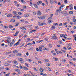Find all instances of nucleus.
<instances>
[{"label":"nucleus","instance_id":"nucleus-64","mask_svg":"<svg viewBox=\"0 0 76 76\" xmlns=\"http://www.w3.org/2000/svg\"><path fill=\"white\" fill-rule=\"evenodd\" d=\"M32 44H35V42L34 41H33Z\"/></svg>","mask_w":76,"mask_h":76},{"label":"nucleus","instance_id":"nucleus-18","mask_svg":"<svg viewBox=\"0 0 76 76\" xmlns=\"http://www.w3.org/2000/svg\"><path fill=\"white\" fill-rule=\"evenodd\" d=\"M35 31H36V30H32L31 31H30L29 32V33H32L33 32H35Z\"/></svg>","mask_w":76,"mask_h":76},{"label":"nucleus","instance_id":"nucleus-46","mask_svg":"<svg viewBox=\"0 0 76 76\" xmlns=\"http://www.w3.org/2000/svg\"><path fill=\"white\" fill-rule=\"evenodd\" d=\"M64 2L65 3H67V0H65Z\"/></svg>","mask_w":76,"mask_h":76},{"label":"nucleus","instance_id":"nucleus-59","mask_svg":"<svg viewBox=\"0 0 76 76\" xmlns=\"http://www.w3.org/2000/svg\"><path fill=\"white\" fill-rule=\"evenodd\" d=\"M64 50H66L67 49V48H66L65 47H64L63 48Z\"/></svg>","mask_w":76,"mask_h":76},{"label":"nucleus","instance_id":"nucleus-41","mask_svg":"<svg viewBox=\"0 0 76 76\" xmlns=\"http://www.w3.org/2000/svg\"><path fill=\"white\" fill-rule=\"evenodd\" d=\"M6 41H7V42L8 44H9V43H10V42H9V40L8 39L7 40H6Z\"/></svg>","mask_w":76,"mask_h":76},{"label":"nucleus","instance_id":"nucleus-63","mask_svg":"<svg viewBox=\"0 0 76 76\" xmlns=\"http://www.w3.org/2000/svg\"><path fill=\"white\" fill-rule=\"evenodd\" d=\"M36 51H39V49H38V48H36Z\"/></svg>","mask_w":76,"mask_h":76},{"label":"nucleus","instance_id":"nucleus-24","mask_svg":"<svg viewBox=\"0 0 76 76\" xmlns=\"http://www.w3.org/2000/svg\"><path fill=\"white\" fill-rule=\"evenodd\" d=\"M32 45V43H28L27 45Z\"/></svg>","mask_w":76,"mask_h":76},{"label":"nucleus","instance_id":"nucleus-27","mask_svg":"<svg viewBox=\"0 0 76 76\" xmlns=\"http://www.w3.org/2000/svg\"><path fill=\"white\" fill-rule=\"evenodd\" d=\"M13 45V42H11L10 45V47H12Z\"/></svg>","mask_w":76,"mask_h":76},{"label":"nucleus","instance_id":"nucleus-57","mask_svg":"<svg viewBox=\"0 0 76 76\" xmlns=\"http://www.w3.org/2000/svg\"><path fill=\"white\" fill-rule=\"evenodd\" d=\"M21 2L22 3H25V1H23V0H21Z\"/></svg>","mask_w":76,"mask_h":76},{"label":"nucleus","instance_id":"nucleus-51","mask_svg":"<svg viewBox=\"0 0 76 76\" xmlns=\"http://www.w3.org/2000/svg\"><path fill=\"white\" fill-rule=\"evenodd\" d=\"M28 61L29 62H31V61H32V60L30 59H28Z\"/></svg>","mask_w":76,"mask_h":76},{"label":"nucleus","instance_id":"nucleus-12","mask_svg":"<svg viewBox=\"0 0 76 76\" xmlns=\"http://www.w3.org/2000/svg\"><path fill=\"white\" fill-rule=\"evenodd\" d=\"M56 28V26H52L51 27V30H53V29H54Z\"/></svg>","mask_w":76,"mask_h":76},{"label":"nucleus","instance_id":"nucleus-47","mask_svg":"<svg viewBox=\"0 0 76 76\" xmlns=\"http://www.w3.org/2000/svg\"><path fill=\"white\" fill-rule=\"evenodd\" d=\"M20 21L21 22H24V19H23V20H20Z\"/></svg>","mask_w":76,"mask_h":76},{"label":"nucleus","instance_id":"nucleus-2","mask_svg":"<svg viewBox=\"0 0 76 76\" xmlns=\"http://www.w3.org/2000/svg\"><path fill=\"white\" fill-rule=\"evenodd\" d=\"M61 13L63 14L65 16H67L68 14L66 13V12L61 11Z\"/></svg>","mask_w":76,"mask_h":76},{"label":"nucleus","instance_id":"nucleus-39","mask_svg":"<svg viewBox=\"0 0 76 76\" xmlns=\"http://www.w3.org/2000/svg\"><path fill=\"white\" fill-rule=\"evenodd\" d=\"M19 33V31H17L16 33L15 34V35H17V34H18V33Z\"/></svg>","mask_w":76,"mask_h":76},{"label":"nucleus","instance_id":"nucleus-60","mask_svg":"<svg viewBox=\"0 0 76 76\" xmlns=\"http://www.w3.org/2000/svg\"><path fill=\"white\" fill-rule=\"evenodd\" d=\"M73 28L74 29H76V26H74L73 27Z\"/></svg>","mask_w":76,"mask_h":76},{"label":"nucleus","instance_id":"nucleus-34","mask_svg":"<svg viewBox=\"0 0 76 76\" xmlns=\"http://www.w3.org/2000/svg\"><path fill=\"white\" fill-rule=\"evenodd\" d=\"M68 7H69V6H67L66 7V8L65 9V10H67L68 9Z\"/></svg>","mask_w":76,"mask_h":76},{"label":"nucleus","instance_id":"nucleus-49","mask_svg":"<svg viewBox=\"0 0 76 76\" xmlns=\"http://www.w3.org/2000/svg\"><path fill=\"white\" fill-rule=\"evenodd\" d=\"M44 39L45 41H47V40H48V38H45Z\"/></svg>","mask_w":76,"mask_h":76},{"label":"nucleus","instance_id":"nucleus-37","mask_svg":"<svg viewBox=\"0 0 76 76\" xmlns=\"http://www.w3.org/2000/svg\"><path fill=\"white\" fill-rule=\"evenodd\" d=\"M48 70H49V71H50V72H51V69L49 68V67H48Z\"/></svg>","mask_w":76,"mask_h":76},{"label":"nucleus","instance_id":"nucleus-3","mask_svg":"<svg viewBox=\"0 0 76 76\" xmlns=\"http://www.w3.org/2000/svg\"><path fill=\"white\" fill-rule=\"evenodd\" d=\"M38 18H39L40 19H44L45 18V16H42L40 17H38Z\"/></svg>","mask_w":76,"mask_h":76},{"label":"nucleus","instance_id":"nucleus-58","mask_svg":"<svg viewBox=\"0 0 76 76\" xmlns=\"http://www.w3.org/2000/svg\"><path fill=\"white\" fill-rule=\"evenodd\" d=\"M26 76H31V75H30L29 74H26Z\"/></svg>","mask_w":76,"mask_h":76},{"label":"nucleus","instance_id":"nucleus-15","mask_svg":"<svg viewBox=\"0 0 76 76\" xmlns=\"http://www.w3.org/2000/svg\"><path fill=\"white\" fill-rule=\"evenodd\" d=\"M19 44V42L18 41L17 43H15V44L14 45V46H15V45H18Z\"/></svg>","mask_w":76,"mask_h":76},{"label":"nucleus","instance_id":"nucleus-31","mask_svg":"<svg viewBox=\"0 0 76 76\" xmlns=\"http://www.w3.org/2000/svg\"><path fill=\"white\" fill-rule=\"evenodd\" d=\"M46 65L47 66H50V64L49 63H47L46 64Z\"/></svg>","mask_w":76,"mask_h":76},{"label":"nucleus","instance_id":"nucleus-52","mask_svg":"<svg viewBox=\"0 0 76 76\" xmlns=\"http://www.w3.org/2000/svg\"><path fill=\"white\" fill-rule=\"evenodd\" d=\"M52 19V17H50L48 19L49 20H51V19Z\"/></svg>","mask_w":76,"mask_h":76},{"label":"nucleus","instance_id":"nucleus-26","mask_svg":"<svg viewBox=\"0 0 76 76\" xmlns=\"http://www.w3.org/2000/svg\"><path fill=\"white\" fill-rule=\"evenodd\" d=\"M39 71L41 72H43V71L42 70V69L41 68H40L39 69Z\"/></svg>","mask_w":76,"mask_h":76},{"label":"nucleus","instance_id":"nucleus-23","mask_svg":"<svg viewBox=\"0 0 76 76\" xmlns=\"http://www.w3.org/2000/svg\"><path fill=\"white\" fill-rule=\"evenodd\" d=\"M50 2L51 4H53V3H54V1H53V0H50Z\"/></svg>","mask_w":76,"mask_h":76},{"label":"nucleus","instance_id":"nucleus-32","mask_svg":"<svg viewBox=\"0 0 76 76\" xmlns=\"http://www.w3.org/2000/svg\"><path fill=\"white\" fill-rule=\"evenodd\" d=\"M13 63L14 64H16L17 63V61L16 60L14 61Z\"/></svg>","mask_w":76,"mask_h":76},{"label":"nucleus","instance_id":"nucleus-19","mask_svg":"<svg viewBox=\"0 0 76 76\" xmlns=\"http://www.w3.org/2000/svg\"><path fill=\"white\" fill-rule=\"evenodd\" d=\"M43 50H44L45 51V50H47V51H48V49L46 48H44L43 49Z\"/></svg>","mask_w":76,"mask_h":76},{"label":"nucleus","instance_id":"nucleus-11","mask_svg":"<svg viewBox=\"0 0 76 76\" xmlns=\"http://www.w3.org/2000/svg\"><path fill=\"white\" fill-rule=\"evenodd\" d=\"M12 52L13 53H14V54H16V53H18V52L16 50H15L13 51Z\"/></svg>","mask_w":76,"mask_h":76},{"label":"nucleus","instance_id":"nucleus-61","mask_svg":"<svg viewBox=\"0 0 76 76\" xmlns=\"http://www.w3.org/2000/svg\"><path fill=\"white\" fill-rule=\"evenodd\" d=\"M76 19H73V22H76Z\"/></svg>","mask_w":76,"mask_h":76},{"label":"nucleus","instance_id":"nucleus-44","mask_svg":"<svg viewBox=\"0 0 76 76\" xmlns=\"http://www.w3.org/2000/svg\"><path fill=\"white\" fill-rule=\"evenodd\" d=\"M0 32H2V33H3V34H4L5 33V32L2 30L0 31Z\"/></svg>","mask_w":76,"mask_h":76},{"label":"nucleus","instance_id":"nucleus-48","mask_svg":"<svg viewBox=\"0 0 76 76\" xmlns=\"http://www.w3.org/2000/svg\"><path fill=\"white\" fill-rule=\"evenodd\" d=\"M19 17H20L19 16H18L17 17V18H16V19H19Z\"/></svg>","mask_w":76,"mask_h":76},{"label":"nucleus","instance_id":"nucleus-1","mask_svg":"<svg viewBox=\"0 0 76 76\" xmlns=\"http://www.w3.org/2000/svg\"><path fill=\"white\" fill-rule=\"evenodd\" d=\"M18 60L19 61H20L21 63H24V61H23V59L22 58H19Z\"/></svg>","mask_w":76,"mask_h":76},{"label":"nucleus","instance_id":"nucleus-56","mask_svg":"<svg viewBox=\"0 0 76 76\" xmlns=\"http://www.w3.org/2000/svg\"><path fill=\"white\" fill-rule=\"evenodd\" d=\"M62 23H60L59 24V26H62Z\"/></svg>","mask_w":76,"mask_h":76},{"label":"nucleus","instance_id":"nucleus-16","mask_svg":"<svg viewBox=\"0 0 76 76\" xmlns=\"http://www.w3.org/2000/svg\"><path fill=\"white\" fill-rule=\"evenodd\" d=\"M34 6L35 8H37V9H38V6L36 5V4H34Z\"/></svg>","mask_w":76,"mask_h":76},{"label":"nucleus","instance_id":"nucleus-40","mask_svg":"<svg viewBox=\"0 0 76 76\" xmlns=\"http://www.w3.org/2000/svg\"><path fill=\"white\" fill-rule=\"evenodd\" d=\"M18 14L20 15H22V12H18Z\"/></svg>","mask_w":76,"mask_h":76},{"label":"nucleus","instance_id":"nucleus-36","mask_svg":"<svg viewBox=\"0 0 76 76\" xmlns=\"http://www.w3.org/2000/svg\"><path fill=\"white\" fill-rule=\"evenodd\" d=\"M24 69V70H29V69L27 68V67H25Z\"/></svg>","mask_w":76,"mask_h":76},{"label":"nucleus","instance_id":"nucleus-62","mask_svg":"<svg viewBox=\"0 0 76 76\" xmlns=\"http://www.w3.org/2000/svg\"><path fill=\"white\" fill-rule=\"evenodd\" d=\"M57 60H58V58H55V61H57Z\"/></svg>","mask_w":76,"mask_h":76},{"label":"nucleus","instance_id":"nucleus-5","mask_svg":"<svg viewBox=\"0 0 76 76\" xmlns=\"http://www.w3.org/2000/svg\"><path fill=\"white\" fill-rule=\"evenodd\" d=\"M7 16L8 17H10V18H12V17L13 16V15L11 14H9L7 15Z\"/></svg>","mask_w":76,"mask_h":76},{"label":"nucleus","instance_id":"nucleus-22","mask_svg":"<svg viewBox=\"0 0 76 76\" xmlns=\"http://www.w3.org/2000/svg\"><path fill=\"white\" fill-rule=\"evenodd\" d=\"M9 27L10 29H11V28H13V26L12 25L9 26Z\"/></svg>","mask_w":76,"mask_h":76},{"label":"nucleus","instance_id":"nucleus-55","mask_svg":"<svg viewBox=\"0 0 76 76\" xmlns=\"http://www.w3.org/2000/svg\"><path fill=\"white\" fill-rule=\"evenodd\" d=\"M63 35H64V34H63L60 35V37H61L62 38V37H63V36H64Z\"/></svg>","mask_w":76,"mask_h":76},{"label":"nucleus","instance_id":"nucleus-25","mask_svg":"<svg viewBox=\"0 0 76 76\" xmlns=\"http://www.w3.org/2000/svg\"><path fill=\"white\" fill-rule=\"evenodd\" d=\"M19 25V23H17L15 25V26H18Z\"/></svg>","mask_w":76,"mask_h":76},{"label":"nucleus","instance_id":"nucleus-33","mask_svg":"<svg viewBox=\"0 0 76 76\" xmlns=\"http://www.w3.org/2000/svg\"><path fill=\"white\" fill-rule=\"evenodd\" d=\"M6 2H8V3H9L10 1V0H5Z\"/></svg>","mask_w":76,"mask_h":76},{"label":"nucleus","instance_id":"nucleus-4","mask_svg":"<svg viewBox=\"0 0 76 76\" xmlns=\"http://www.w3.org/2000/svg\"><path fill=\"white\" fill-rule=\"evenodd\" d=\"M46 23H43L41 24L39 23L38 24V25H39V26H43V25H46Z\"/></svg>","mask_w":76,"mask_h":76},{"label":"nucleus","instance_id":"nucleus-8","mask_svg":"<svg viewBox=\"0 0 76 76\" xmlns=\"http://www.w3.org/2000/svg\"><path fill=\"white\" fill-rule=\"evenodd\" d=\"M24 16V17H28L29 16V14L28 13L25 14Z\"/></svg>","mask_w":76,"mask_h":76},{"label":"nucleus","instance_id":"nucleus-43","mask_svg":"<svg viewBox=\"0 0 76 76\" xmlns=\"http://www.w3.org/2000/svg\"><path fill=\"white\" fill-rule=\"evenodd\" d=\"M66 61V60L65 59H63L62 60V61H63L64 62H65V61Z\"/></svg>","mask_w":76,"mask_h":76},{"label":"nucleus","instance_id":"nucleus-53","mask_svg":"<svg viewBox=\"0 0 76 76\" xmlns=\"http://www.w3.org/2000/svg\"><path fill=\"white\" fill-rule=\"evenodd\" d=\"M57 24H58L57 23L53 24V25H54V26H56V25H57Z\"/></svg>","mask_w":76,"mask_h":76},{"label":"nucleus","instance_id":"nucleus-20","mask_svg":"<svg viewBox=\"0 0 76 76\" xmlns=\"http://www.w3.org/2000/svg\"><path fill=\"white\" fill-rule=\"evenodd\" d=\"M66 24H67V23H64V26H66H66H65V27H67V26L66 25Z\"/></svg>","mask_w":76,"mask_h":76},{"label":"nucleus","instance_id":"nucleus-14","mask_svg":"<svg viewBox=\"0 0 76 76\" xmlns=\"http://www.w3.org/2000/svg\"><path fill=\"white\" fill-rule=\"evenodd\" d=\"M39 51H40L41 52L42 51V47H39Z\"/></svg>","mask_w":76,"mask_h":76},{"label":"nucleus","instance_id":"nucleus-42","mask_svg":"<svg viewBox=\"0 0 76 76\" xmlns=\"http://www.w3.org/2000/svg\"><path fill=\"white\" fill-rule=\"evenodd\" d=\"M20 69H22V66L21 65H20Z\"/></svg>","mask_w":76,"mask_h":76},{"label":"nucleus","instance_id":"nucleus-30","mask_svg":"<svg viewBox=\"0 0 76 76\" xmlns=\"http://www.w3.org/2000/svg\"><path fill=\"white\" fill-rule=\"evenodd\" d=\"M69 8H71L72 7H73V5H72V4L69 5Z\"/></svg>","mask_w":76,"mask_h":76},{"label":"nucleus","instance_id":"nucleus-35","mask_svg":"<svg viewBox=\"0 0 76 76\" xmlns=\"http://www.w3.org/2000/svg\"><path fill=\"white\" fill-rule=\"evenodd\" d=\"M5 69L6 70H10V69L9 68H8L7 67L5 68Z\"/></svg>","mask_w":76,"mask_h":76},{"label":"nucleus","instance_id":"nucleus-28","mask_svg":"<svg viewBox=\"0 0 76 76\" xmlns=\"http://www.w3.org/2000/svg\"><path fill=\"white\" fill-rule=\"evenodd\" d=\"M4 69V68L3 67H0V70H3Z\"/></svg>","mask_w":76,"mask_h":76},{"label":"nucleus","instance_id":"nucleus-9","mask_svg":"<svg viewBox=\"0 0 76 76\" xmlns=\"http://www.w3.org/2000/svg\"><path fill=\"white\" fill-rule=\"evenodd\" d=\"M20 29H22V30H23L24 29H25V30H26V28L23 27H20Z\"/></svg>","mask_w":76,"mask_h":76},{"label":"nucleus","instance_id":"nucleus-17","mask_svg":"<svg viewBox=\"0 0 76 76\" xmlns=\"http://www.w3.org/2000/svg\"><path fill=\"white\" fill-rule=\"evenodd\" d=\"M73 11H70L69 12V13L70 15H72V14H73Z\"/></svg>","mask_w":76,"mask_h":76},{"label":"nucleus","instance_id":"nucleus-29","mask_svg":"<svg viewBox=\"0 0 76 76\" xmlns=\"http://www.w3.org/2000/svg\"><path fill=\"white\" fill-rule=\"evenodd\" d=\"M18 56H22V54H20V53H19L18 54Z\"/></svg>","mask_w":76,"mask_h":76},{"label":"nucleus","instance_id":"nucleus-38","mask_svg":"<svg viewBox=\"0 0 76 76\" xmlns=\"http://www.w3.org/2000/svg\"><path fill=\"white\" fill-rule=\"evenodd\" d=\"M25 66H27V67H29V66H28V64L26 63L25 64Z\"/></svg>","mask_w":76,"mask_h":76},{"label":"nucleus","instance_id":"nucleus-45","mask_svg":"<svg viewBox=\"0 0 76 76\" xmlns=\"http://www.w3.org/2000/svg\"><path fill=\"white\" fill-rule=\"evenodd\" d=\"M48 23H51V20H49L48 21Z\"/></svg>","mask_w":76,"mask_h":76},{"label":"nucleus","instance_id":"nucleus-7","mask_svg":"<svg viewBox=\"0 0 76 76\" xmlns=\"http://www.w3.org/2000/svg\"><path fill=\"white\" fill-rule=\"evenodd\" d=\"M10 22H13V23H14L15 22V20L14 19H12L10 20Z\"/></svg>","mask_w":76,"mask_h":76},{"label":"nucleus","instance_id":"nucleus-21","mask_svg":"<svg viewBox=\"0 0 76 76\" xmlns=\"http://www.w3.org/2000/svg\"><path fill=\"white\" fill-rule=\"evenodd\" d=\"M15 72H20V70H19V69H16L15 70Z\"/></svg>","mask_w":76,"mask_h":76},{"label":"nucleus","instance_id":"nucleus-6","mask_svg":"<svg viewBox=\"0 0 76 76\" xmlns=\"http://www.w3.org/2000/svg\"><path fill=\"white\" fill-rule=\"evenodd\" d=\"M52 39H57V37L56 36H53L52 37Z\"/></svg>","mask_w":76,"mask_h":76},{"label":"nucleus","instance_id":"nucleus-13","mask_svg":"<svg viewBox=\"0 0 76 76\" xmlns=\"http://www.w3.org/2000/svg\"><path fill=\"white\" fill-rule=\"evenodd\" d=\"M41 3H42V1H40L37 2V4L38 5H39V4H41Z\"/></svg>","mask_w":76,"mask_h":76},{"label":"nucleus","instance_id":"nucleus-10","mask_svg":"<svg viewBox=\"0 0 76 76\" xmlns=\"http://www.w3.org/2000/svg\"><path fill=\"white\" fill-rule=\"evenodd\" d=\"M37 14L38 15H41V12L40 11H39L37 12Z\"/></svg>","mask_w":76,"mask_h":76},{"label":"nucleus","instance_id":"nucleus-54","mask_svg":"<svg viewBox=\"0 0 76 76\" xmlns=\"http://www.w3.org/2000/svg\"><path fill=\"white\" fill-rule=\"evenodd\" d=\"M7 62H8V63H12V61H7Z\"/></svg>","mask_w":76,"mask_h":76},{"label":"nucleus","instance_id":"nucleus-50","mask_svg":"<svg viewBox=\"0 0 76 76\" xmlns=\"http://www.w3.org/2000/svg\"><path fill=\"white\" fill-rule=\"evenodd\" d=\"M57 13H58V12H60V10H56Z\"/></svg>","mask_w":76,"mask_h":76}]
</instances>
